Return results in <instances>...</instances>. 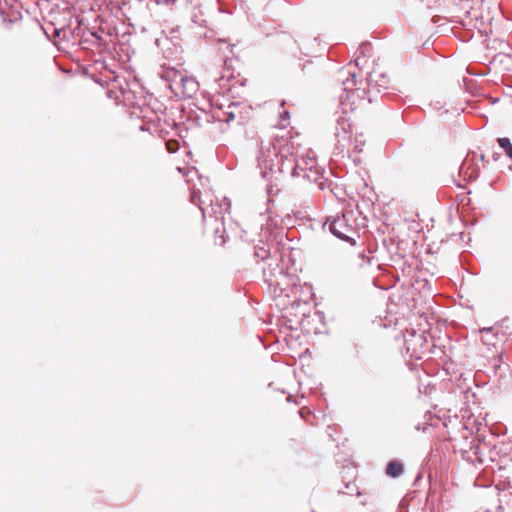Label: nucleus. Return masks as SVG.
Returning <instances> with one entry per match:
<instances>
[{
  "mask_svg": "<svg viewBox=\"0 0 512 512\" xmlns=\"http://www.w3.org/2000/svg\"><path fill=\"white\" fill-rule=\"evenodd\" d=\"M199 89V84L195 78L188 76L185 74L183 77V81L180 83L177 90L174 92V95L177 97H188L191 98Z\"/></svg>",
  "mask_w": 512,
  "mask_h": 512,
  "instance_id": "9",
  "label": "nucleus"
},
{
  "mask_svg": "<svg viewBox=\"0 0 512 512\" xmlns=\"http://www.w3.org/2000/svg\"><path fill=\"white\" fill-rule=\"evenodd\" d=\"M371 52V44L368 42L362 43L357 51V56L355 58L356 66H360L362 58L368 57Z\"/></svg>",
  "mask_w": 512,
  "mask_h": 512,
  "instance_id": "13",
  "label": "nucleus"
},
{
  "mask_svg": "<svg viewBox=\"0 0 512 512\" xmlns=\"http://www.w3.org/2000/svg\"><path fill=\"white\" fill-rule=\"evenodd\" d=\"M185 74L186 73L184 71L170 66H162L161 71L159 72V76L167 83L169 89L173 93L177 90V87H179L180 83L183 81Z\"/></svg>",
  "mask_w": 512,
  "mask_h": 512,
  "instance_id": "7",
  "label": "nucleus"
},
{
  "mask_svg": "<svg viewBox=\"0 0 512 512\" xmlns=\"http://www.w3.org/2000/svg\"><path fill=\"white\" fill-rule=\"evenodd\" d=\"M355 149H356L358 152H361V151H362V149H361V145H358V144H357V145H355Z\"/></svg>",
  "mask_w": 512,
  "mask_h": 512,
  "instance_id": "20",
  "label": "nucleus"
},
{
  "mask_svg": "<svg viewBox=\"0 0 512 512\" xmlns=\"http://www.w3.org/2000/svg\"><path fill=\"white\" fill-rule=\"evenodd\" d=\"M465 166H466V162H464V163L462 164L461 171L464 169V167H465Z\"/></svg>",
  "mask_w": 512,
  "mask_h": 512,
  "instance_id": "23",
  "label": "nucleus"
},
{
  "mask_svg": "<svg viewBox=\"0 0 512 512\" xmlns=\"http://www.w3.org/2000/svg\"><path fill=\"white\" fill-rule=\"evenodd\" d=\"M497 142L499 146L504 150L506 155L512 160V143L509 138L502 137L498 138Z\"/></svg>",
  "mask_w": 512,
  "mask_h": 512,
  "instance_id": "14",
  "label": "nucleus"
},
{
  "mask_svg": "<svg viewBox=\"0 0 512 512\" xmlns=\"http://www.w3.org/2000/svg\"><path fill=\"white\" fill-rule=\"evenodd\" d=\"M404 346L411 357L421 359L423 354L427 351V338L423 333L418 334L412 331L408 337L405 338Z\"/></svg>",
  "mask_w": 512,
  "mask_h": 512,
  "instance_id": "5",
  "label": "nucleus"
},
{
  "mask_svg": "<svg viewBox=\"0 0 512 512\" xmlns=\"http://www.w3.org/2000/svg\"><path fill=\"white\" fill-rule=\"evenodd\" d=\"M191 201L199 205L205 222L208 219H213L216 224L219 223L220 225H223L224 214L229 212L231 206L230 201L226 197L219 199L211 194H206L205 200H201L195 189L191 192ZM215 231L217 233L220 231L219 225H216Z\"/></svg>",
  "mask_w": 512,
  "mask_h": 512,
  "instance_id": "1",
  "label": "nucleus"
},
{
  "mask_svg": "<svg viewBox=\"0 0 512 512\" xmlns=\"http://www.w3.org/2000/svg\"><path fill=\"white\" fill-rule=\"evenodd\" d=\"M351 124L348 119L339 117L335 128V136L337 138V146L342 150L346 146V142L350 140Z\"/></svg>",
  "mask_w": 512,
  "mask_h": 512,
  "instance_id": "8",
  "label": "nucleus"
},
{
  "mask_svg": "<svg viewBox=\"0 0 512 512\" xmlns=\"http://www.w3.org/2000/svg\"><path fill=\"white\" fill-rule=\"evenodd\" d=\"M289 118V114L288 112H284L282 115H281V121H285L286 119Z\"/></svg>",
  "mask_w": 512,
  "mask_h": 512,
  "instance_id": "17",
  "label": "nucleus"
},
{
  "mask_svg": "<svg viewBox=\"0 0 512 512\" xmlns=\"http://www.w3.org/2000/svg\"><path fill=\"white\" fill-rule=\"evenodd\" d=\"M359 257H361L363 261H365V260H366V262H367V263H369V262H370V259H369L368 257H366V256H365L364 254H362V253H360V254H359Z\"/></svg>",
  "mask_w": 512,
  "mask_h": 512,
  "instance_id": "18",
  "label": "nucleus"
},
{
  "mask_svg": "<svg viewBox=\"0 0 512 512\" xmlns=\"http://www.w3.org/2000/svg\"><path fill=\"white\" fill-rule=\"evenodd\" d=\"M389 86V78L386 74L374 71L368 78V93L381 92Z\"/></svg>",
  "mask_w": 512,
  "mask_h": 512,
  "instance_id": "10",
  "label": "nucleus"
},
{
  "mask_svg": "<svg viewBox=\"0 0 512 512\" xmlns=\"http://www.w3.org/2000/svg\"><path fill=\"white\" fill-rule=\"evenodd\" d=\"M246 106L239 102H228V104H220L217 108H214L213 117L220 121L230 123L233 120L243 121V110Z\"/></svg>",
  "mask_w": 512,
  "mask_h": 512,
  "instance_id": "4",
  "label": "nucleus"
},
{
  "mask_svg": "<svg viewBox=\"0 0 512 512\" xmlns=\"http://www.w3.org/2000/svg\"><path fill=\"white\" fill-rule=\"evenodd\" d=\"M492 329L491 328H484L483 330H481L482 332H486V333H489Z\"/></svg>",
  "mask_w": 512,
  "mask_h": 512,
  "instance_id": "21",
  "label": "nucleus"
},
{
  "mask_svg": "<svg viewBox=\"0 0 512 512\" xmlns=\"http://www.w3.org/2000/svg\"><path fill=\"white\" fill-rule=\"evenodd\" d=\"M224 78H225V76H224V75H221V76H219V77L215 76V77H214V80H215V81H220V80H222V79H224Z\"/></svg>",
  "mask_w": 512,
  "mask_h": 512,
  "instance_id": "19",
  "label": "nucleus"
},
{
  "mask_svg": "<svg viewBox=\"0 0 512 512\" xmlns=\"http://www.w3.org/2000/svg\"><path fill=\"white\" fill-rule=\"evenodd\" d=\"M278 272H279V275H280V276H284V275H283V271H282V269H279V271H278Z\"/></svg>",
  "mask_w": 512,
  "mask_h": 512,
  "instance_id": "22",
  "label": "nucleus"
},
{
  "mask_svg": "<svg viewBox=\"0 0 512 512\" xmlns=\"http://www.w3.org/2000/svg\"><path fill=\"white\" fill-rule=\"evenodd\" d=\"M263 273H264L266 282H268L270 286H279L280 285V282L274 273L269 271V274H268V272L265 268L263 270Z\"/></svg>",
  "mask_w": 512,
  "mask_h": 512,
  "instance_id": "15",
  "label": "nucleus"
},
{
  "mask_svg": "<svg viewBox=\"0 0 512 512\" xmlns=\"http://www.w3.org/2000/svg\"><path fill=\"white\" fill-rule=\"evenodd\" d=\"M404 472L403 463L398 460L390 461L386 466V474L389 477L397 478L401 476Z\"/></svg>",
  "mask_w": 512,
  "mask_h": 512,
  "instance_id": "12",
  "label": "nucleus"
},
{
  "mask_svg": "<svg viewBox=\"0 0 512 512\" xmlns=\"http://www.w3.org/2000/svg\"><path fill=\"white\" fill-rule=\"evenodd\" d=\"M268 254H269V251L267 249H265L264 247H260L256 252H255V255L256 257L264 260L268 257Z\"/></svg>",
  "mask_w": 512,
  "mask_h": 512,
  "instance_id": "16",
  "label": "nucleus"
},
{
  "mask_svg": "<svg viewBox=\"0 0 512 512\" xmlns=\"http://www.w3.org/2000/svg\"><path fill=\"white\" fill-rule=\"evenodd\" d=\"M349 75L350 76L346 80H344L342 83L343 90L345 92V96L344 95L340 96V104L342 106L344 113H347V105H348L345 103V101H349L350 97L355 95V92L352 90H353V87H355L356 83H357L356 74L350 72Z\"/></svg>",
  "mask_w": 512,
  "mask_h": 512,
  "instance_id": "11",
  "label": "nucleus"
},
{
  "mask_svg": "<svg viewBox=\"0 0 512 512\" xmlns=\"http://www.w3.org/2000/svg\"><path fill=\"white\" fill-rule=\"evenodd\" d=\"M280 157L282 163L285 161L287 155L285 149L279 150L274 143L268 142L266 145L262 142L260 148V156L258 157L259 164H263L266 168L272 169L274 160Z\"/></svg>",
  "mask_w": 512,
  "mask_h": 512,
  "instance_id": "6",
  "label": "nucleus"
},
{
  "mask_svg": "<svg viewBox=\"0 0 512 512\" xmlns=\"http://www.w3.org/2000/svg\"><path fill=\"white\" fill-rule=\"evenodd\" d=\"M282 166L291 167L294 177H302L308 181L317 182L320 176V169L317 167L315 154L312 151L301 154L296 152L291 159L287 156Z\"/></svg>",
  "mask_w": 512,
  "mask_h": 512,
  "instance_id": "2",
  "label": "nucleus"
},
{
  "mask_svg": "<svg viewBox=\"0 0 512 512\" xmlns=\"http://www.w3.org/2000/svg\"><path fill=\"white\" fill-rule=\"evenodd\" d=\"M325 225H328L329 231L337 238L347 242L354 241V227L348 222L345 214L329 217Z\"/></svg>",
  "mask_w": 512,
  "mask_h": 512,
  "instance_id": "3",
  "label": "nucleus"
}]
</instances>
